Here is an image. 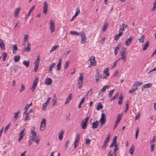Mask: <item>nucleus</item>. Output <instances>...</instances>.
Returning <instances> with one entry per match:
<instances>
[{
    "label": "nucleus",
    "instance_id": "f257e3e1",
    "mask_svg": "<svg viewBox=\"0 0 156 156\" xmlns=\"http://www.w3.org/2000/svg\"><path fill=\"white\" fill-rule=\"evenodd\" d=\"M83 73H81L78 78V84L79 85L78 86V88L81 89L83 85Z\"/></svg>",
    "mask_w": 156,
    "mask_h": 156
},
{
    "label": "nucleus",
    "instance_id": "f03ea898",
    "mask_svg": "<svg viewBox=\"0 0 156 156\" xmlns=\"http://www.w3.org/2000/svg\"><path fill=\"white\" fill-rule=\"evenodd\" d=\"M111 135L110 134H108L107 135L106 138L104 141V145L101 148L102 150H105L106 149V147L108 145V142L110 141Z\"/></svg>",
    "mask_w": 156,
    "mask_h": 156
},
{
    "label": "nucleus",
    "instance_id": "7ed1b4c3",
    "mask_svg": "<svg viewBox=\"0 0 156 156\" xmlns=\"http://www.w3.org/2000/svg\"><path fill=\"white\" fill-rule=\"evenodd\" d=\"M89 119V117L88 116L85 118L84 120L82 121L81 125L82 126V128L83 129L86 128L88 121Z\"/></svg>",
    "mask_w": 156,
    "mask_h": 156
},
{
    "label": "nucleus",
    "instance_id": "20e7f679",
    "mask_svg": "<svg viewBox=\"0 0 156 156\" xmlns=\"http://www.w3.org/2000/svg\"><path fill=\"white\" fill-rule=\"evenodd\" d=\"M40 58L39 56H38L37 57V59L36 60L35 63V66L34 69V71L35 72H36L37 70L39 65V62L40 60Z\"/></svg>",
    "mask_w": 156,
    "mask_h": 156
},
{
    "label": "nucleus",
    "instance_id": "39448f33",
    "mask_svg": "<svg viewBox=\"0 0 156 156\" xmlns=\"http://www.w3.org/2000/svg\"><path fill=\"white\" fill-rule=\"evenodd\" d=\"M100 121L101 126L104 124L106 121V116L103 113H102L101 114Z\"/></svg>",
    "mask_w": 156,
    "mask_h": 156
},
{
    "label": "nucleus",
    "instance_id": "423d86ee",
    "mask_svg": "<svg viewBox=\"0 0 156 156\" xmlns=\"http://www.w3.org/2000/svg\"><path fill=\"white\" fill-rule=\"evenodd\" d=\"M50 28L52 33L54 32L55 30L54 22L52 20H50Z\"/></svg>",
    "mask_w": 156,
    "mask_h": 156
},
{
    "label": "nucleus",
    "instance_id": "0eeeda50",
    "mask_svg": "<svg viewBox=\"0 0 156 156\" xmlns=\"http://www.w3.org/2000/svg\"><path fill=\"white\" fill-rule=\"evenodd\" d=\"M90 65L95 66L97 65V63L95 60V57L94 56L91 57L89 59Z\"/></svg>",
    "mask_w": 156,
    "mask_h": 156
},
{
    "label": "nucleus",
    "instance_id": "6e6552de",
    "mask_svg": "<svg viewBox=\"0 0 156 156\" xmlns=\"http://www.w3.org/2000/svg\"><path fill=\"white\" fill-rule=\"evenodd\" d=\"M122 115V114H119L118 116L117 119L115 121V125L113 127L114 129H115L118 125L121 119Z\"/></svg>",
    "mask_w": 156,
    "mask_h": 156
},
{
    "label": "nucleus",
    "instance_id": "1a4fd4ad",
    "mask_svg": "<svg viewBox=\"0 0 156 156\" xmlns=\"http://www.w3.org/2000/svg\"><path fill=\"white\" fill-rule=\"evenodd\" d=\"M80 34L81 37V43L83 44L86 42L87 38L85 34L83 31L81 32Z\"/></svg>",
    "mask_w": 156,
    "mask_h": 156
},
{
    "label": "nucleus",
    "instance_id": "9d476101",
    "mask_svg": "<svg viewBox=\"0 0 156 156\" xmlns=\"http://www.w3.org/2000/svg\"><path fill=\"white\" fill-rule=\"evenodd\" d=\"M44 5L43 12L45 14H46L47 13L48 8V5L47 2L46 1H44Z\"/></svg>",
    "mask_w": 156,
    "mask_h": 156
},
{
    "label": "nucleus",
    "instance_id": "9b49d317",
    "mask_svg": "<svg viewBox=\"0 0 156 156\" xmlns=\"http://www.w3.org/2000/svg\"><path fill=\"white\" fill-rule=\"evenodd\" d=\"M96 71H97V73L95 75V80L96 81V83H98L99 79L101 78V76H100L98 70V69H97Z\"/></svg>",
    "mask_w": 156,
    "mask_h": 156
},
{
    "label": "nucleus",
    "instance_id": "f8f14e48",
    "mask_svg": "<svg viewBox=\"0 0 156 156\" xmlns=\"http://www.w3.org/2000/svg\"><path fill=\"white\" fill-rule=\"evenodd\" d=\"M120 54L121 56V58H122V59L124 62H126V52L124 51L121 52Z\"/></svg>",
    "mask_w": 156,
    "mask_h": 156
},
{
    "label": "nucleus",
    "instance_id": "ddd939ff",
    "mask_svg": "<svg viewBox=\"0 0 156 156\" xmlns=\"http://www.w3.org/2000/svg\"><path fill=\"white\" fill-rule=\"evenodd\" d=\"M133 39V37L130 36L127 39L125 42L126 44V46H129L131 43L132 40Z\"/></svg>",
    "mask_w": 156,
    "mask_h": 156
},
{
    "label": "nucleus",
    "instance_id": "4468645a",
    "mask_svg": "<svg viewBox=\"0 0 156 156\" xmlns=\"http://www.w3.org/2000/svg\"><path fill=\"white\" fill-rule=\"evenodd\" d=\"M20 113V111H19L14 113V116L12 119V121L15 122L17 119L19 114Z\"/></svg>",
    "mask_w": 156,
    "mask_h": 156
},
{
    "label": "nucleus",
    "instance_id": "2eb2a0df",
    "mask_svg": "<svg viewBox=\"0 0 156 156\" xmlns=\"http://www.w3.org/2000/svg\"><path fill=\"white\" fill-rule=\"evenodd\" d=\"M110 87V86L108 85H106L104 86L102 88V90L100 91L99 94V95H100L101 94H103V92L105 91L106 90V89H108Z\"/></svg>",
    "mask_w": 156,
    "mask_h": 156
},
{
    "label": "nucleus",
    "instance_id": "dca6fc26",
    "mask_svg": "<svg viewBox=\"0 0 156 156\" xmlns=\"http://www.w3.org/2000/svg\"><path fill=\"white\" fill-rule=\"evenodd\" d=\"M123 34L122 32H120L119 33L116 35H115L114 36V40L116 41L118 40L119 38L120 37H121Z\"/></svg>",
    "mask_w": 156,
    "mask_h": 156
},
{
    "label": "nucleus",
    "instance_id": "f3484780",
    "mask_svg": "<svg viewBox=\"0 0 156 156\" xmlns=\"http://www.w3.org/2000/svg\"><path fill=\"white\" fill-rule=\"evenodd\" d=\"M34 8H35V6L33 5L32 6V7L30 9V10L29 11L28 13L26 15V16L25 18V19H26V20H27L28 19V17L30 16L32 11L34 9Z\"/></svg>",
    "mask_w": 156,
    "mask_h": 156
},
{
    "label": "nucleus",
    "instance_id": "a211bd4d",
    "mask_svg": "<svg viewBox=\"0 0 156 156\" xmlns=\"http://www.w3.org/2000/svg\"><path fill=\"white\" fill-rule=\"evenodd\" d=\"M52 80L51 79L48 78H46V80H45V83L46 84L50 85L52 83Z\"/></svg>",
    "mask_w": 156,
    "mask_h": 156
},
{
    "label": "nucleus",
    "instance_id": "6ab92c4d",
    "mask_svg": "<svg viewBox=\"0 0 156 156\" xmlns=\"http://www.w3.org/2000/svg\"><path fill=\"white\" fill-rule=\"evenodd\" d=\"M135 146L133 144L131 146L129 150V153L132 155H133L134 150H135Z\"/></svg>",
    "mask_w": 156,
    "mask_h": 156
},
{
    "label": "nucleus",
    "instance_id": "aec40b11",
    "mask_svg": "<svg viewBox=\"0 0 156 156\" xmlns=\"http://www.w3.org/2000/svg\"><path fill=\"white\" fill-rule=\"evenodd\" d=\"M72 93H70L68 97L66 99V100L65 102V104H67L71 100L72 98Z\"/></svg>",
    "mask_w": 156,
    "mask_h": 156
},
{
    "label": "nucleus",
    "instance_id": "412c9836",
    "mask_svg": "<svg viewBox=\"0 0 156 156\" xmlns=\"http://www.w3.org/2000/svg\"><path fill=\"white\" fill-rule=\"evenodd\" d=\"M149 42H148V41H147L145 42V44L143 46V51H145L146 50L147 48L149 46Z\"/></svg>",
    "mask_w": 156,
    "mask_h": 156
},
{
    "label": "nucleus",
    "instance_id": "4be33fe9",
    "mask_svg": "<svg viewBox=\"0 0 156 156\" xmlns=\"http://www.w3.org/2000/svg\"><path fill=\"white\" fill-rule=\"evenodd\" d=\"M20 8H18L15 10L14 14V16L16 18L18 16L20 11Z\"/></svg>",
    "mask_w": 156,
    "mask_h": 156
},
{
    "label": "nucleus",
    "instance_id": "5701e85b",
    "mask_svg": "<svg viewBox=\"0 0 156 156\" xmlns=\"http://www.w3.org/2000/svg\"><path fill=\"white\" fill-rule=\"evenodd\" d=\"M121 47V44H119L117 45V46L115 47V49L114 53L115 55H116L118 53V51L119 49V48Z\"/></svg>",
    "mask_w": 156,
    "mask_h": 156
},
{
    "label": "nucleus",
    "instance_id": "b1692460",
    "mask_svg": "<svg viewBox=\"0 0 156 156\" xmlns=\"http://www.w3.org/2000/svg\"><path fill=\"white\" fill-rule=\"evenodd\" d=\"M103 106L101 103H99L97 106L96 109L97 110H99L103 108Z\"/></svg>",
    "mask_w": 156,
    "mask_h": 156
},
{
    "label": "nucleus",
    "instance_id": "393cba45",
    "mask_svg": "<svg viewBox=\"0 0 156 156\" xmlns=\"http://www.w3.org/2000/svg\"><path fill=\"white\" fill-rule=\"evenodd\" d=\"M92 128L93 129H96L98 126V121L96 120L95 122L92 123Z\"/></svg>",
    "mask_w": 156,
    "mask_h": 156
},
{
    "label": "nucleus",
    "instance_id": "a878e982",
    "mask_svg": "<svg viewBox=\"0 0 156 156\" xmlns=\"http://www.w3.org/2000/svg\"><path fill=\"white\" fill-rule=\"evenodd\" d=\"M64 133V131L62 130L59 133L58 139L60 140H62L63 138V135Z\"/></svg>",
    "mask_w": 156,
    "mask_h": 156
},
{
    "label": "nucleus",
    "instance_id": "bb28decb",
    "mask_svg": "<svg viewBox=\"0 0 156 156\" xmlns=\"http://www.w3.org/2000/svg\"><path fill=\"white\" fill-rule=\"evenodd\" d=\"M108 24L105 23L104 24V25L102 27V30L104 32H105L107 28H108Z\"/></svg>",
    "mask_w": 156,
    "mask_h": 156
},
{
    "label": "nucleus",
    "instance_id": "cd10ccee",
    "mask_svg": "<svg viewBox=\"0 0 156 156\" xmlns=\"http://www.w3.org/2000/svg\"><path fill=\"white\" fill-rule=\"evenodd\" d=\"M151 83H149L144 84L143 86V88L142 90H143V88H150L151 87Z\"/></svg>",
    "mask_w": 156,
    "mask_h": 156
},
{
    "label": "nucleus",
    "instance_id": "c85d7f7f",
    "mask_svg": "<svg viewBox=\"0 0 156 156\" xmlns=\"http://www.w3.org/2000/svg\"><path fill=\"white\" fill-rule=\"evenodd\" d=\"M32 105V103H31L30 104H27L25 106V111L24 112L23 115L25 114V113L27 111L29 108V107L30 106H31Z\"/></svg>",
    "mask_w": 156,
    "mask_h": 156
},
{
    "label": "nucleus",
    "instance_id": "c756f323",
    "mask_svg": "<svg viewBox=\"0 0 156 156\" xmlns=\"http://www.w3.org/2000/svg\"><path fill=\"white\" fill-rule=\"evenodd\" d=\"M20 58V55H17L15 56L14 57V61L15 62H18Z\"/></svg>",
    "mask_w": 156,
    "mask_h": 156
},
{
    "label": "nucleus",
    "instance_id": "7c9ffc66",
    "mask_svg": "<svg viewBox=\"0 0 156 156\" xmlns=\"http://www.w3.org/2000/svg\"><path fill=\"white\" fill-rule=\"evenodd\" d=\"M80 9L79 7H78L76 9V13L74 16H73V18H74L76 17L78 14L80 13Z\"/></svg>",
    "mask_w": 156,
    "mask_h": 156
},
{
    "label": "nucleus",
    "instance_id": "2f4dec72",
    "mask_svg": "<svg viewBox=\"0 0 156 156\" xmlns=\"http://www.w3.org/2000/svg\"><path fill=\"white\" fill-rule=\"evenodd\" d=\"M109 69L108 68H106L104 70L103 72L104 74H105L106 75L108 76L110 75V74L108 73V71Z\"/></svg>",
    "mask_w": 156,
    "mask_h": 156
},
{
    "label": "nucleus",
    "instance_id": "473e14b6",
    "mask_svg": "<svg viewBox=\"0 0 156 156\" xmlns=\"http://www.w3.org/2000/svg\"><path fill=\"white\" fill-rule=\"evenodd\" d=\"M123 98V97L122 96V95H120L119 97V101L118 103L120 105L122 104V99Z\"/></svg>",
    "mask_w": 156,
    "mask_h": 156
},
{
    "label": "nucleus",
    "instance_id": "72a5a7b5",
    "mask_svg": "<svg viewBox=\"0 0 156 156\" xmlns=\"http://www.w3.org/2000/svg\"><path fill=\"white\" fill-rule=\"evenodd\" d=\"M23 64L26 66L27 67H28L29 66L30 62L29 61H26L24 60L23 62Z\"/></svg>",
    "mask_w": 156,
    "mask_h": 156
},
{
    "label": "nucleus",
    "instance_id": "f704fd0d",
    "mask_svg": "<svg viewBox=\"0 0 156 156\" xmlns=\"http://www.w3.org/2000/svg\"><path fill=\"white\" fill-rule=\"evenodd\" d=\"M30 44L29 43H28L27 47L25 48V49L24 50V51H30Z\"/></svg>",
    "mask_w": 156,
    "mask_h": 156
},
{
    "label": "nucleus",
    "instance_id": "c9c22d12",
    "mask_svg": "<svg viewBox=\"0 0 156 156\" xmlns=\"http://www.w3.org/2000/svg\"><path fill=\"white\" fill-rule=\"evenodd\" d=\"M70 33L73 35H79L80 34V33L79 32L76 31H71Z\"/></svg>",
    "mask_w": 156,
    "mask_h": 156
},
{
    "label": "nucleus",
    "instance_id": "e433bc0d",
    "mask_svg": "<svg viewBox=\"0 0 156 156\" xmlns=\"http://www.w3.org/2000/svg\"><path fill=\"white\" fill-rule=\"evenodd\" d=\"M55 63H53L49 67V73H50V72L51 71L53 68L55 66Z\"/></svg>",
    "mask_w": 156,
    "mask_h": 156
},
{
    "label": "nucleus",
    "instance_id": "4c0bfd02",
    "mask_svg": "<svg viewBox=\"0 0 156 156\" xmlns=\"http://www.w3.org/2000/svg\"><path fill=\"white\" fill-rule=\"evenodd\" d=\"M17 49L18 48L16 45H14L13 48V53H16Z\"/></svg>",
    "mask_w": 156,
    "mask_h": 156
},
{
    "label": "nucleus",
    "instance_id": "58836bf2",
    "mask_svg": "<svg viewBox=\"0 0 156 156\" xmlns=\"http://www.w3.org/2000/svg\"><path fill=\"white\" fill-rule=\"evenodd\" d=\"M156 9V0H155L154 2V6L151 9V11L152 12H153Z\"/></svg>",
    "mask_w": 156,
    "mask_h": 156
},
{
    "label": "nucleus",
    "instance_id": "ea45409f",
    "mask_svg": "<svg viewBox=\"0 0 156 156\" xmlns=\"http://www.w3.org/2000/svg\"><path fill=\"white\" fill-rule=\"evenodd\" d=\"M2 56L3 60L4 61H5L6 59L7 56V53L5 52H3L2 54Z\"/></svg>",
    "mask_w": 156,
    "mask_h": 156
},
{
    "label": "nucleus",
    "instance_id": "a19ab883",
    "mask_svg": "<svg viewBox=\"0 0 156 156\" xmlns=\"http://www.w3.org/2000/svg\"><path fill=\"white\" fill-rule=\"evenodd\" d=\"M25 129L24 128L20 132V133L19 134V136H20V137H23L24 136L23 133L25 131Z\"/></svg>",
    "mask_w": 156,
    "mask_h": 156
},
{
    "label": "nucleus",
    "instance_id": "79ce46f5",
    "mask_svg": "<svg viewBox=\"0 0 156 156\" xmlns=\"http://www.w3.org/2000/svg\"><path fill=\"white\" fill-rule=\"evenodd\" d=\"M145 37L144 35H142L141 36L140 38L139 39L140 42L141 43L143 42L144 40Z\"/></svg>",
    "mask_w": 156,
    "mask_h": 156
},
{
    "label": "nucleus",
    "instance_id": "37998d69",
    "mask_svg": "<svg viewBox=\"0 0 156 156\" xmlns=\"http://www.w3.org/2000/svg\"><path fill=\"white\" fill-rule=\"evenodd\" d=\"M11 125V124L10 123L8 124V125L6 126L5 127L4 131V133H7V131L9 127Z\"/></svg>",
    "mask_w": 156,
    "mask_h": 156
},
{
    "label": "nucleus",
    "instance_id": "c03bdc74",
    "mask_svg": "<svg viewBox=\"0 0 156 156\" xmlns=\"http://www.w3.org/2000/svg\"><path fill=\"white\" fill-rule=\"evenodd\" d=\"M45 126H46V124H41L40 130L41 131L44 130L45 127Z\"/></svg>",
    "mask_w": 156,
    "mask_h": 156
},
{
    "label": "nucleus",
    "instance_id": "a18cd8bd",
    "mask_svg": "<svg viewBox=\"0 0 156 156\" xmlns=\"http://www.w3.org/2000/svg\"><path fill=\"white\" fill-rule=\"evenodd\" d=\"M115 91V89H113L112 90L110 91L109 94V95L110 98L112 97L114 92Z\"/></svg>",
    "mask_w": 156,
    "mask_h": 156
},
{
    "label": "nucleus",
    "instance_id": "49530a36",
    "mask_svg": "<svg viewBox=\"0 0 156 156\" xmlns=\"http://www.w3.org/2000/svg\"><path fill=\"white\" fill-rule=\"evenodd\" d=\"M80 135L79 134H78L76 135L75 141L79 143L80 140Z\"/></svg>",
    "mask_w": 156,
    "mask_h": 156
},
{
    "label": "nucleus",
    "instance_id": "de8ad7c7",
    "mask_svg": "<svg viewBox=\"0 0 156 156\" xmlns=\"http://www.w3.org/2000/svg\"><path fill=\"white\" fill-rule=\"evenodd\" d=\"M57 47H59V46L58 45L52 47L50 50V52L51 53V52L54 51L56 49Z\"/></svg>",
    "mask_w": 156,
    "mask_h": 156
},
{
    "label": "nucleus",
    "instance_id": "09e8293b",
    "mask_svg": "<svg viewBox=\"0 0 156 156\" xmlns=\"http://www.w3.org/2000/svg\"><path fill=\"white\" fill-rule=\"evenodd\" d=\"M119 150V147H118V145L117 144H115V148L113 150V152H114L115 153L116 152V151H118Z\"/></svg>",
    "mask_w": 156,
    "mask_h": 156
},
{
    "label": "nucleus",
    "instance_id": "8fccbe9b",
    "mask_svg": "<svg viewBox=\"0 0 156 156\" xmlns=\"http://www.w3.org/2000/svg\"><path fill=\"white\" fill-rule=\"evenodd\" d=\"M21 88L20 90V92H21L23 91L25 89V86L23 84H21Z\"/></svg>",
    "mask_w": 156,
    "mask_h": 156
},
{
    "label": "nucleus",
    "instance_id": "3c124183",
    "mask_svg": "<svg viewBox=\"0 0 156 156\" xmlns=\"http://www.w3.org/2000/svg\"><path fill=\"white\" fill-rule=\"evenodd\" d=\"M90 140L88 138H87L85 141V144L86 145H89L90 143Z\"/></svg>",
    "mask_w": 156,
    "mask_h": 156
},
{
    "label": "nucleus",
    "instance_id": "603ef678",
    "mask_svg": "<svg viewBox=\"0 0 156 156\" xmlns=\"http://www.w3.org/2000/svg\"><path fill=\"white\" fill-rule=\"evenodd\" d=\"M38 80V77H37L34 80L33 84L36 86Z\"/></svg>",
    "mask_w": 156,
    "mask_h": 156
},
{
    "label": "nucleus",
    "instance_id": "864d4df0",
    "mask_svg": "<svg viewBox=\"0 0 156 156\" xmlns=\"http://www.w3.org/2000/svg\"><path fill=\"white\" fill-rule=\"evenodd\" d=\"M124 27H123V26L122 25L120 26V28L119 30V32H122L123 31H124Z\"/></svg>",
    "mask_w": 156,
    "mask_h": 156
},
{
    "label": "nucleus",
    "instance_id": "5fc2aeb1",
    "mask_svg": "<svg viewBox=\"0 0 156 156\" xmlns=\"http://www.w3.org/2000/svg\"><path fill=\"white\" fill-rule=\"evenodd\" d=\"M69 61H67L65 62V67H64L65 69H66L69 66Z\"/></svg>",
    "mask_w": 156,
    "mask_h": 156
},
{
    "label": "nucleus",
    "instance_id": "6e6d98bb",
    "mask_svg": "<svg viewBox=\"0 0 156 156\" xmlns=\"http://www.w3.org/2000/svg\"><path fill=\"white\" fill-rule=\"evenodd\" d=\"M48 104H47L46 103H44L42 109L45 110L46 108L47 107V106Z\"/></svg>",
    "mask_w": 156,
    "mask_h": 156
},
{
    "label": "nucleus",
    "instance_id": "4d7b16f0",
    "mask_svg": "<svg viewBox=\"0 0 156 156\" xmlns=\"http://www.w3.org/2000/svg\"><path fill=\"white\" fill-rule=\"evenodd\" d=\"M70 143V141L69 140L67 141L66 142L65 145V149L66 150L68 147V145Z\"/></svg>",
    "mask_w": 156,
    "mask_h": 156
},
{
    "label": "nucleus",
    "instance_id": "13d9d810",
    "mask_svg": "<svg viewBox=\"0 0 156 156\" xmlns=\"http://www.w3.org/2000/svg\"><path fill=\"white\" fill-rule=\"evenodd\" d=\"M61 63H60L59 62H58L57 64V70H59L61 69Z\"/></svg>",
    "mask_w": 156,
    "mask_h": 156
},
{
    "label": "nucleus",
    "instance_id": "bf43d9fd",
    "mask_svg": "<svg viewBox=\"0 0 156 156\" xmlns=\"http://www.w3.org/2000/svg\"><path fill=\"white\" fill-rule=\"evenodd\" d=\"M117 137L116 136H115L113 139V140L112 142L113 143L116 144L117 142Z\"/></svg>",
    "mask_w": 156,
    "mask_h": 156
},
{
    "label": "nucleus",
    "instance_id": "052dcab7",
    "mask_svg": "<svg viewBox=\"0 0 156 156\" xmlns=\"http://www.w3.org/2000/svg\"><path fill=\"white\" fill-rule=\"evenodd\" d=\"M155 144H152L151 145V151L153 152L154 150Z\"/></svg>",
    "mask_w": 156,
    "mask_h": 156
},
{
    "label": "nucleus",
    "instance_id": "680f3d73",
    "mask_svg": "<svg viewBox=\"0 0 156 156\" xmlns=\"http://www.w3.org/2000/svg\"><path fill=\"white\" fill-rule=\"evenodd\" d=\"M40 138L38 139V136H37L36 138H35L34 141L37 144H38L39 142Z\"/></svg>",
    "mask_w": 156,
    "mask_h": 156
},
{
    "label": "nucleus",
    "instance_id": "e2e57ef3",
    "mask_svg": "<svg viewBox=\"0 0 156 156\" xmlns=\"http://www.w3.org/2000/svg\"><path fill=\"white\" fill-rule=\"evenodd\" d=\"M52 101H53L52 106H54L57 103L56 100V99L54 98L52 99Z\"/></svg>",
    "mask_w": 156,
    "mask_h": 156
},
{
    "label": "nucleus",
    "instance_id": "0e129e2a",
    "mask_svg": "<svg viewBox=\"0 0 156 156\" xmlns=\"http://www.w3.org/2000/svg\"><path fill=\"white\" fill-rule=\"evenodd\" d=\"M0 47L2 49H3L5 48V44L4 42L3 43H1L0 44Z\"/></svg>",
    "mask_w": 156,
    "mask_h": 156
},
{
    "label": "nucleus",
    "instance_id": "69168bd1",
    "mask_svg": "<svg viewBox=\"0 0 156 156\" xmlns=\"http://www.w3.org/2000/svg\"><path fill=\"white\" fill-rule=\"evenodd\" d=\"M25 114L27 115L26 116L25 118L24 119L25 121H26V120H28V119L29 118V116L28 113H25Z\"/></svg>",
    "mask_w": 156,
    "mask_h": 156
},
{
    "label": "nucleus",
    "instance_id": "338daca9",
    "mask_svg": "<svg viewBox=\"0 0 156 156\" xmlns=\"http://www.w3.org/2000/svg\"><path fill=\"white\" fill-rule=\"evenodd\" d=\"M136 90L134 89H132L131 90H129V92L131 94H133L135 92V91Z\"/></svg>",
    "mask_w": 156,
    "mask_h": 156
},
{
    "label": "nucleus",
    "instance_id": "774afa93",
    "mask_svg": "<svg viewBox=\"0 0 156 156\" xmlns=\"http://www.w3.org/2000/svg\"><path fill=\"white\" fill-rule=\"evenodd\" d=\"M18 69V67L17 66H15L14 68L13 69V70H14L15 72L17 71Z\"/></svg>",
    "mask_w": 156,
    "mask_h": 156
}]
</instances>
